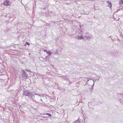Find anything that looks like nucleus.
Segmentation results:
<instances>
[{"mask_svg": "<svg viewBox=\"0 0 123 123\" xmlns=\"http://www.w3.org/2000/svg\"><path fill=\"white\" fill-rule=\"evenodd\" d=\"M106 2H107L109 5H110L109 7L110 8H111L112 7V5L111 2L109 1H107Z\"/></svg>", "mask_w": 123, "mask_h": 123, "instance_id": "obj_8", "label": "nucleus"}, {"mask_svg": "<svg viewBox=\"0 0 123 123\" xmlns=\"http://www.w3.org/2000/svg\"><path fill=\"white\" fill-rule=\"evenodd\" d=\"M43 51L44 52H46V53H47V52H48V51H47V50H46V49H44L43 50Z\"/></svg>", "mask_w": 123, "mask_h": 123, "instance_id": "obj_16", "label": "nucleus"}, {"mask_svg": "<svg viewBox=\"0 0 123 123\" xmlns=\"http://www.w3.org/2000/svg\"><path fill=\"white\" fill-rule=\"evenodd\" d=\"M111 36H110L109 37V38H111Z\"/></svg>", "mask_w": 123, "mask_h": 123, "instance_id": "obj_22", "label": "nucleus"}, {"mask_svg": "<svg viewBox=\"0 0 123 123\" xmlns=\"http://www.w3.org/2000/svg\"><path fill=\"white\" fill-rule=\"evenodd\" d=\"M118 96L119 97H120V99H120L121 98H123V94H122L121 93H119L118 94Z\"/></svg>", "mask_w": 123, "mask_h": 123, "instance_id": "obj_9", "label": "nucleus"}, {"mask_svg": "<svg viewBox=\"0 0 123 123\" xmlns=\"http://www.w3.org/2000/svg\"><path fill=\"white\" fill-rule=\"evenodd\" d=\"M93 81H94H94H94V80H93Z\"/></svg>", "mask_w": 123, "mask_h": 123, "instance_id": "obj_23", "label": "nucleus"}, {"mask_svg": "<svg viewBox=\"0 0 123 123\" xmlns=\"http://www.w3.org/2000/svg\"><path fill=\"white\" fill-rule=\"evenodd\" d=\"M44 9H45V8H44Z\"/></svg>", "mask_w": 123, "mask_h": 123, "instance_id": "obj_28", "label": "nucleus"}, {"mask_svg": "<svg viewBox=\"0 0 123 123\" xmlns=\"http://www.w3.org/2000/svg\"><path fill=\"white\" fill-rule=\"evenodd\" d=\"M92 103L89 102L88 103V106L89 108L91 110H93L94 108V106L92 105Z\"/></svg>", "mask_w": 123, "mask_h": 123, "instance_id": "obj_4", "label": "nucleus"}, {"mask_svg": "<svg viewBox=\"0 0 123 123\" xmlns=\"http://www.w3.org/2000/svg\"><path fill=\"white\" fill-rule=\"evenodd\" d=\"M119 4L120 5H121L123 4V0H121L119 1Z\"/></svg>", "mask_w": 123, "mask_h": 123, "instance_id": "obj_10", "label": "nucleus"}, {"mask_svg": "<svg viewBox=\"0 0 123 123\" xmlns=\"http://www.w3.org/2000/svg\"><path fill=\"white\" fill-rule=\"evenodd\" d=\"M46 114L48 115L50 117H51L52 116V115L51 114H50L49 113H46Z\"/></svg>", "mask_w": 123, "mask_h": 123, "instance_id": "obj_14", "label": "nucleus"}, {"mask_svg": "<svg viewBox=\"0 0 123 123\" xmlns=\"http://www.w3.org/2000/svg\"><path fill=\"white\" fill-rule=\"evenodd\" d=\"M92 36L91 35H89L88 36H85L84 37V39L86 38L87 40H90L91 39V37H92Z\"/></svg>", "mask_w": 123, "mask_h": 123, "instance_id": "obj_6", "label": "nucleus"}, {"mask_svg": "<svg viewBox=\"0 0 123 123\" xmlns=\"http://www.w3.org/2000/svg\"><path fill=\"white\" fill-rule=\"evenodd\" d=\"M88 33V32H86L84 34H85L86 35H87V34Z\"/></svg>", "mask_w": 123, "mask_h": 123, "instance_id": "obj_18", "label": "nucleus"}, {"mask_svg": "<svg viewBox=\"0 0 123 123\" xmlns=\"http://www.w3.org/2000/svg\"><path fill=\"white\" fill-rule=\"evenodd\" d=\"M101 103H99V104H100Z\"/></svg>", "mask_w": 123, "mask_h": 123, "instance_id": "obj_26", "label": "nucleus"}, {"mask_svg": "<svg viewBox=\"0 0 123 123\" xmlns=\"http://www.w3.org/2000/svg\"><path fill=\"white\" fill-rule=\"evenodd\" d=\"M9 29H6L5 30V32H6L8 31H9Z\"/></svg>", "mask_w": 123, "mask_h": 123, "instance_id": "obj_13", "label": "nucleus"}, {"mask_svg": "<svg viewBox=\"0 0 123 123\" xmlns=\"http://www.w3.org/2000/svg\"><path fill=\"white\" fill-rule=\"evenodd\" d=\"M94 82L93 84L92 85V89H93V87H94Z\"/></svg>", "mask_w": 123, "mask_h": 123, "instance_id": "obj_17", "label": "nucleus"}, {"mask_svg": "<svg viewBox=\"0 0 123 123\" xmlns=\"http://www.w3.org/2000/svg\"><path fill=\"white\" fill-rule=\"evenodd\" d=\"M84 35V34H82L80 36H78L77 37H76V38H77L79 39H84V37H83V35Z\"/></svg>", "mask_w": 123, "mask_h": 123, "instance_id": "obj_5", "label": "nucleus"}, {"mask_svg": "<svg viewBox=\"0 0 123 123\" xmlns=\"http://www.w3.org/2000/svg\"><path fill=\"white\" fill-rule=\"evenodd\" d=\"M35 95H37V96H38V97H38L39 98H40V97H43V96H42V95H39V94H35Z\"/></svg>", "mask_w": 123, "mask_h": 123, "instance_id": "obj_11", "label": "nucleus"}, {"mask_svg": "<svg viewBox=\"0 0 123 123\" xmlns=\"http://www.w3.org/2000/svg\"><path fill=\"white\" fill-rule=\"evenodd\" d=\"M111 40L112 41H114V40L111 38Z\"/></svg>", "mask_w": 123, "mask_h": 123, "instance_id": "obj_19", "label": "nucleus"}, {"mask_svg": "<svg viewBox=\"0 0 123 123\" xmlns=\"http://www.w3.org/2000/svg\"><path fill=\"white\" fill-rule=\"evenodd\" d=\"M89 80H87V82L88 81H89Z\"/></svg>", "mask_w": 123, "mask_h": 123, "instance_id": "obj_24", "label": "nucleus"}, {"mask_svg": "<svg viewBox=\"0 0 123 123\" xmlns=\"http://www.w3.org/2000/svg\"><path fill=\"white\" fill-rule=\"evenodd\" d=\"M40 100H41V101H42V100L41 99Z\"/></svg>", "mask_w": 123, "mask_h": 123, "instance_id": "obj_25", "label": "nucleus"}, {"mask_svg": "<svg viewBox=\"0 0 123 123\" xmlns=\"http://www.w3.org/2000/svg\"><path fill=\"white\" fill-rule=\"evenodd\" d=\"M27 71V69L24 70L23 69H22L21 70V76L25 79H26L28 77V74L26 72Z\"/></svg>", "mask_w": 123, "mask_h": 123, "instance_id": "obj_1", "label": "nucleus"}, {"mask_svg": "<svg viewBox=\"0 0 123 123\" xmlns=\"http://www.w3.org/2000/svg\"><path fill=\"white\" fill-rule=\"evenodd\" d=\"M29 98H32V99L34 100V99H35V96L34 94H32V93L31 94V96H30L29 97Z\"/></svg>", "mask_w": 123, "mask_h": 123, "instance_id": "obj_7", "label": "nucleus"}, {"mask_svg": "<svg viewBox=\"0 0 123 123\" xmlns=\"http://www.w3.org/2000/svg\"><path fill=\"white\" fill-rule=\"evenodd\" d=\"M44 9H45V8H44Z\"/></svg>", "mask_w": 123, "mask_h": 123, "instance_id": "obj_27", "label": "nucleus"}, {"mask_svg": "<svg viewBox=\"0 0 123 123\" xmlns=\"http://www.w3.org/2000/svg\"><path fill=\"white\" fill-rule=\"evenodd\" d=\"M11 3L9 0H8L5 1L3 3V5L5 6H8Z\"/></svg>", "mask_w": 123, "mask_h": 123, "instance_id": "obj_3", "label": "nucleus"}, {"mask_svg": "<svg viewBox=\"0 0 123 123\" xmlns=\"http://www.w3.org/2000/svg\"><path fill=\"white\" fill-rule=\"evenodd\" d=\"M31 71L30 70H27V71H26V72H27V71H28V72H30Z\"/></svg>", "mask_w": 123, "mask_h": 123, "instance_id": "obj_20", "label": "nucleus"}, {"mask_svg": "<svg viewBox=\"0 0 123 123\" xmlns=\"http://www.w3.org/2000/svg\"><path fill=\"white\" fill-rule=\"evenodd\" d=\"M26 44L27 45H29L30 44L28 42H26L25 43V45Z\"/></svg>", "mask_w": 123, "mask_h": 123, "instance_id": "obj_15", "label": "nucleus"}, {"mask_svg": "<svg viewBox=\"0 0 123 123\" xmlns=\"http://www.w3.org/2000/svg\"><path fill=\"white\" fill-rule=\"evenodd\" d=\"M79 101V102H80V101Z\"/></svg>", "mask_w": 123, "mask_h": 123, "instance_id": "obj_29", "label": "nucleus"}, {"mask_svg": "<svg viewBox=\"0 0 123 123\" xmlns=\"http://www.w3.org/2000/svg\"><path fill=\"white\" fill-rule=\"evenodd\" d=\"M46 53L48 54V55H50L51 54V52L48 51Z\"/></svg>", "mask_w": 123, "mask_h": 123, "instance_id": "obj_12", "label": "nucleus"}, {"mask_svg": "<svg viewBox=\"0 0 123 123\" xmlns=\"http://www.w3.org/2000/svg\"><path fill=\"white\" fill-rule=\"evenodd\" d=\"M31 93L28 90H25L23 91V95L25 96H28L29 98L30 96L31 95Z\"/></svg>", "mask_w": 123, "mask_h": 123, "instance_id": "obj_2", "label": "nucleus"}, {"mask_svg": "<svg viewBox=\"0 0 123 123\" xmlns=\"http://www.w3.org/2000/svg\"><path fill=\"white\" fill-rule=\"evenodd\" d=\"M77 121L78 122H79V123L80 122L79 121V120H78Z\"/></svg>", "mask_w": 123, "mask_h": 123, "instance_id": "obj_21", "label": "nucleus"}]
</instances>
